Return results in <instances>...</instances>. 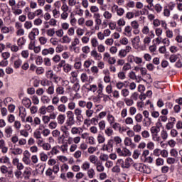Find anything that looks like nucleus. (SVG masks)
<instances>
[{
  "instance_id": "obj_16",
  "label": "nucleus",
  "mask_w": 182,
  "mask_h": 182,
  "mask_svg": "<svg viewBox=\"0 0 182 182\" xmlns=\"http://www.w3.org/2000/svg\"><path fill=\"white\" fill-rule=\"evenodd\" d=\"M112 149H113V140L112 139L109 140L107 144H105L102 147L103 151H110Z\"/></svg>"
},
{
  "instance_id": "obj_58",
  "label": "nucleus",
  "mask_w": 182,
  "mask_h": 182,
  "mask_svg": "<svg viewBox=\"0 0 182 182\" xmlns=\"http://www.w3.org/2000/svg\"><path fill=\"white\" fill-rule=\"evenodd\" d=\"M97 140L99 143V144H102L106 141V138L105 136L102 135L101 134H99L97 136Z\"/></svg>"
},
{
  "instance_id": "obj_6",
  "label": "nucleus",
  "mask_w": 182,
  "mask_h": 182,
  "mask_svg": "<svg viewBox=\"0 0 182 182\" xmlns=\"http://www.w3.org/2000/svg\"><path fill=\"white\" fill-rule=\"evenodd\" d=\"M16 36H23L25 35V29L22 27V24L19 22L15 23Z\"/></svg>"
},
{
  "instance_id": "obj_17",
  "label": "nucleus",
  "mask_w": 182,
  "mask_h": 182,
  "mask_svg": "<svg viewBox=\"0 0 182 182\" xmlns=\"http://www.w3.org/2000/svg\"><path fill=\"white\" fill-rule=\"evenodd\" d=\"M124 145L130 147V149H136V144L133 142L131 138L126 137L124 140Z\"/></svg>"
},
{
  "instance_id": "obj_22",
  "label": "nucleus",
  "mask_w": 182,
  "mask_h": 182,
  "mask_svg": "<svg viewBox=\"0 0 182 182\" xmlns=\"http://www.w3.org/2000/svg\"><path fill=\"white\" fill-rule=\"evenodd\" d=\"M107 122L109 123V126H111V124H113V123L116 122V118L114 117V116H113V114H112L110 111L107 112Z\"/></svg>"
},
{
  "instance_id": "obj_49",
  "label": "nucleus",
  "mask_w": 182,
  "mask_h": 182,
  "mask_svg": "<svg viewBox=\"0 0 182 182\" xmlns=\"http://www.w3.org/2000/svg\"><path fill=\"white\" fill-rule=\"evenodd\" d=\"M55 76V73H53V70H49L46 72V77L47 79H49L50 80L53 79V77Z\"/></svg>"
},
{
  "instance_id": "obj_42",
  "label": "nucleus",
  "mask_w": 182,
  "mask_h": 182,
  "mask_svg": "<svg viewBox=\"0 0 182 182\" xmlns=\"http://www.w3.org/2000/svg\"><path fill=\"white\" fill-rule=\"evenodd\" d=\"M76 123V121H75V117H68L66 120L65 124L68 126H70V127H72Z\"/></svg>"
},
{
  "instance_id": "obj_64",
  "label": "nucleus",
  "mask_w": 182,
  "mask_h": 182,
  "mask_svg": "<svg viewBox=\"0 0 182 182\" xmlns=\"http://www.w3.org/2000/svg\"><path fill=\"white\" fill-rule=\"evenodd\" d=\"M58 149L60 150V151H62V153H68V144L58 146Z\"/></svg>"
},
{
  "instance_id": "obj_46",
  "label": "nucleus",
  "mask_w": 182,
  "mask_h": 182,
  "mask_svg": "<svg viewBox=\"0 0 182 182\" xmlns=\"http://www.w3.org/2000/svg\"><path fill=\"white\" fill-rule=\"evenodd\" d=\"M154 9L156 14H160L163 11V6L160 3L156 4L154 6Z\"/></svg>"
},
{
  "instance_id": "obj_57",
  "label": "nucleus",
  "mask_w": 182,
  "mask_h": 182,
  "mask_svg": "<svg viewBox=\"0 0 182 182\" xmlns=\"http://www.w3.org/2000/svg\"><path fill=\"white\" fill-rule=\"evenodd\" d=\"M161 139H162V140H167V139H168V132H167L166 129H163L161 132Z\"/></svg>"
},
{
  "instance_id": "obj_14",
  "label": "nucleus",
  "mask_w": 182,
  "mask_h": 182,
  "mask_svg": "<svg viewBox=\"0 0 182 182\" xmlns=\"http://www.w3.org/2000/svg\"><path fill=\"white\" fill-rule=\"evenodd\" d=\"M90 56L95 60H100L102 59V54L96 50V48H94L91 52H90Z\"/></svg>"
},
{
  "instance_id": "obj_29",
  "label": "nucleus",
  "mask_w": 182,
  "mask_h": 182,
  "mask_svg": "<svg viewBox=\"0 0 182 182\" xmlns=\"http://www.w3.org/2000/svg\"><path fill=\"white\" fill-rule=\"evenodd\" d=\"M71 134L76 135V134H80L82 132H83V129L82 127H73L71 128Z\"/></svg>"
},
{
  "instance_id": "obj_47",
  "label": "nucleus",
  "mask_w": 182,
  "mask_h": 182,
  "mask_svg": "<svg viewBox=\"0 0 182 182\" xmlns=\"http://www.w3.org/2000/svg\"><path fill=\"white\" fill-rule=\"evenodd\" d=\"M57 110L60 112V113H66V106L65 104H60L57 107Z\"/></svg>"
},
{
  "instance_id": "obj_24",
  "label": "nucleus",
  "mask_w": 182,
  "mask_h": 182,
  "mask_svg": "<svg viewBox=\"0 0 182 182\" xmlns=\"http://www.w3.org/2000/svg\"><path fill=\"white\" fill-rule=\"evenodd\" d=\"M117 25L119 27L118 28V32H122V27L126 26V20L124 18H119L117 21Z\"/></svg>"
},
{
  "instance_id": "obj_41",
  "label": "nucleus",
  "mask_w": 182,
  "mask_h": 182,
  "mask_svg": "<svg viewBox=\"0 0 182 182\" xmlns=\"http://www.w3.org/2000/svg\"><path fill=\"white\" fill-rule=\"evenodd\" d=\"M165 35L166 38L169 39H173L174 38V33L170 28L166 29Z\"/></svg>"
},
{
  "instance_id": "obj_54",
  "label": "nucleus",
  "mask_w": 182,
  "mask_h": 182,
  "mask_svg": "<svg viewBox=\"0 0 182 182\" xmlns=\"http://www.w3.org/2000/svg\"><path fill=\"white\" fill-rule=\"evenodd\" d=\"M132 130L135 132V133H140V132H141V125L139 123H136L133 126Z\"/></svg>"
},
{
  "instance_id": "obj_11",
  "label": "nucleus",
  "mask_w": 182,
  "mask_h": 182,
  "mask_svg": "<svg viewBox=\"0 0 182 182\" xmlns=\"http://www.w3.org/2000/svg\"><path fill=\"white\" fill-rule=\"evenodd\" d=\"M143 45L141 46V50H146L147 49V46H150V43H151V38L149 36H145L143 39Z\"/></svg>"
},
{
  "instance_id": "obj_53",
  "label": "nucleus",
  "mask_w": 182,
  "mask_h": 182,
  "mask_svg": "<svg viewBox=\"0 0 182 182\" xmlns=\"http://www.w3.org/2000/svg\"><path fill=\"white\" fill-rule=\"evenodd\" d=\"M80 80L82 83H86L87 82H89V76H87L86 73H83L80 75Z\"/></svg>"
},
{
  "instance_id": "obj_60",
  "label": "nucleus",
  "mask_w": 182,
  "mask_h": 182,
  "mask_svg": "<svg viewBox=\"0 0 182 182\" xmlns=\"http://www.w3.org/2000/svg\"><path fill=\"white\" fill-rule=\"evenodd\" d=\"M55 92H56L57 95H65V88L60 85L56 87Z\"/></svg>"
},
{
  "instance_id": "obj_8",
  "label": "nucleus",
  "mask_w": 182,
  "mask_h": 182,
  "mask_svg": "<svg viewBox=\"0 0 182 182\" xmlns=\"http://www.w3.org/2000/svg\"><path fill=\"white\" fill-rule=\"evenodd\" d=\"M133 167L137 171H140V173H149L146 168H147V166H146L144 164L141 163H136L134 164Z\"/></svg>"
},
{
  "instance_id": "obj_5",
  "label": "nucleus",
  "mask_w": 182,
  "mask_h": 182,
  "mask_svg": "<svg viewBox=\"0 0 182 182\" xmlns=\"http://www.w3.org/2000/svg\"><path fill=\"white\" fill-rule=\"evenodd\" d=\"M132 48L130 46H127L124 48H122L119 50L118 52V56L121 59H123L124 58H126L127 56L128 53H130L132 52Z\"/></svg>"
},
{
  "instance_id": "obj_21",
  "label": "nucleus",
  "mask_w": 182,
  "mask_h": 182,
  "mask_svg": "<svg viewBox=\"0 0 182 182\" xmlns=\"http://www.w3.org/2000/svg\"><path fill=\"white\" fill-rule=\"evenodd\" d=\"M133 31V28L131 26H126L124 28V33L123 34L125 35V36H127L128 38H131L132 35L133 33H132Z\"/></svg>"
},
{
  "instance_id": "obj_36",
  "label": "nucleus",
  "mask_w": 182,
  "mask_h": 182,
  "mask_svg": "<svg viewBox=\"0 0 182 182\" xmlns=\"http://www.w3.org/2000/svg\"><path fill=\"white\" fill-rule=\"evenodd\" d=\"M90 11L91 14H93V15H100V13H99V7L96 5H92L90 7Z\"/></svg>"
},
{
  "instance_id": "obj_52",
  "label": "nucleus",
  "mask_w": 182,
  "mask_h": 182,
  "mask_svg": "<svg viewBox=\"0 0 182 182\" xmlns=\"http://www.w3.org/2000/svg\"><path fill=\"white\" fill-rule=\"evenodd\" d=\"M125 105L129 107L134 105V101L132 98H125L124 99Z\"/></svg>"
},
{
  "instance_id": "obj_43",
  "label": "nucleus",
  "mask_w": 182,
  "mask_h": 182,
  "mask_svg": "<svg viewBox=\"0 0 182 182\" xmlns=\"http://www.w3.org/2000/svg\"><path fill=\"white\" fill-rule=\"evenodd\" d=\"M81 168L83 171H87L90 168V163L89 161L83 162L81 166Z\"/></svg>"
},
{
  "instance_id": "obj_23",
  "label": "nucleus",
  "mask_w": 182,
  "mask_h": 182,
  "mask_svg": "<svg viewBox=\"0 0 182 182\" xmlns=\"http://www.w3.org/2000/svg\"><path fill=\"white\" fill-rule=\"evenodd\" d=\"M43 56H48V55H53L55 53V48L50 47L49 48H44L41 52Z\"/></svg>"
},
{
  "instance_id": "obj_9",
  "label": "nucleus",
  "mask_w": 182,
  "mask_h": 182,
  "mask_svg": "<svg viewBox=\"0 0 182 182\" xmlns=\"http://www.w3.org/2000/svg\"><path fill=\"white\" fill-rule=\"evenodd\" d=\"M113 9L116 11L117 16L122 17L123 15H124V13L126 12L124 11V9L122 7H119L117 4H114L112 7V12H113Z\"/></svg>"
},
{
  "instance_id": "obj_3",
  "label": "nucleus",
  "mask_w": 182,
  "mask_h": 182,
  "mask_svg": "<svg viewBox=\"0 0 182 182\" xmlns=\"http://www.w3.org/2000/svg\"><path fill=\"white\" fill-rule=\"evenodd\" d=\"M116 153L119 156V157H129L132 156V151L124 146L116 148Z\"/></svg>"
},
{
  "instance_id": "obj_19",
  "label": "nucleus",
  "mask_w": 182,
  "mask_h": 182,
  "mask_svg": "<svg viewBox=\"0 0 182 182\" xmlns=\"http://www.w3.org/2000/svg\"><path fill=\"white\" fill-rule=\"evenodd\" d=\"M10 150L14 156H21L23 153V150L19 147L11 148Z\"/></svg>"
},
{
  "instance_id": "obj_39",
  "label": "nucleus",
  "mask_w": 182,
  "mask_h": 182,
  "mask_svg": "<svg viewBox=\"0 0 182 182\" xmlns=\"http://www.w3.org/2000/svg\"><path fill=\"white\" fill-rule=\"evenodd\" d=\"M41 101L42 103H43V105H48V103H50V97L46 95H44L41 96Z\"/></svg>"
},
{
  "instance_id": "obj_63",
  "label": "nucleus",
  "mask_w": 182,
  "mask_h": 182,
  "mask_svg": "<svg viewBox=\"0 0 182 182\" xmlns=\"http://www.w3.org/2000/svg\"><path fill=\"white\" fill-rule=\"evenodd\" d=\"M99 46V41H97V38H91V46L92 48H97V46Z\"/></svg>"
},
{
  "instance_id": "obj_13",
  "label": "nucleus",
  "mask_w": 182,
  "mask_h": 182,
  "mask_svg": "<svg viewBox=\"0 0 182 182\" xmlns=\"http://www.w3.org/2000/svg\"><path fill=\"white\" fill-rule=\"evenodd\" d=\"M36 33L39 35V28H33L32 31L29 33L28 38L31 41H35V39H36Z\"/></svg>"
},
{
  "instance_id": "obj_12",
  "label": "nucleus",
  "mask_w": 182,
  "mask_h": 182,
  "mask_svg": "<svg viewBox=\"0 0 182 182\" xmlns=\"http://www.w3.org/2000/svg\"><path fill=\"white\" fill-rule=\"evenodd\" d=\"M12 164L16 166L17 170H23L25 168V166H23V164L22 162L19 161V159L18 158H14L12 160Z\"/></svg>"
},
{
  "instance_id": "obj_20",
  "label": "nucleus",
  "mask_w": 182,
  "mask_h": 182,
  "mask_svg": "<svg viewBox=\"0 0 182 182\" xmlns=\"http://www.w3.org/2000/svg\"><path fill=\"white\" fill-rule=\"evenodd\" d=\"M79 76V70H73L70 73V83H75L77 80V77Z\"/></svg>"
},
{
  "instance_id": "obj_25",
  "label": "nucleus",
  "mask_w": 182,
  "mask_h": 182,
  "mask_svg": "<svg viewBox=\"0 0 182 182\" xmlns=\"http://www.w3.org/2000/svg\"><path fill=\"white\" fill-rule=\"evenodd\" d=\"M95 168L97 173H103L105 171V166H103V163L100 161H98L95 164Z\"/></svg>"
},
{
  "instance_id": "obj_1",
  "label": "nucleus",
  "mask_w": 182,
  "mask_h": 182,
  "mask_svg": "<svg viewBox=\"0 0 182 182\" xmlns=\"http://www.w3.org/2000/svg\"><path fill=\"white\" fill-rule=\"evenodd\" d=\"M95 26L93 28H91V33H95L96 31H100V27L106 28L107 26V22L106 20L103 21L102 19V14H93Z\"/></svg>"
},
{
  "instance_id": "obj_35",
  "label": "nucleus",
  "mask_w": 182,
  "mask_h": 182,
  "mask_svg": "<svg viewBox=\"0 0 182 182\" xmlns=\"http://www.w3.org/2000/svg\"><path fill=\"white\" fill-rule=\"evenodd\" d=\"M46 33L47 36H48V38H53L55 34V28H48L46 31Z\"/></svg>"
},
{
  "instance_id": "obj_2",
  "label": "nucleus",
  "mask_w": 182,
  "mask_h": 182,
  "mask_svg": "<svg viewBox=\"0 0 182 182\" xmlns=\"http://www.w3.org/2000/svg\"><path fill=\"white\" fill-rule=\"evenodd\" d=\"M117 164L122 168H130V166L133 164V159L132 158H127L125 160L119 159L117 161Z\"/></svg>"
},
{
  "instance_id": "obj_45",
  "label": "nucleus",
  "mask_w": 182,
  "mask_h": 182,
  "mask_svg": "<svg viewBox=\"0 0 182 182\" xmlns=\"http://www.w3.org/2000/svg\"><path fill=\"white\" fill-rule=\"evenodd\" d=\"M0 163H2L3 164H11V159H9V157L4 156L0 158Z\"/></svg>"
},
{
  "instance_id": "obj_55",
  "label": "nucleus",
  "mask_w": 182,
  "mask_h": 182,
  "mask_svg": "<svg viewBox=\"0 0 182 182\" xmlns=\"http://www.w3.org/2000/svg\"><path fill=\"white\" fill-rule=\"evenodd\" d=\"M41 123H42L41 118H39L38 117H34L33 121V127H36V126H41Z\"/></svg>"
},
{
  "instance_id": "obj_56",
  "label": "nucleus",
  "mask_w": 182,
  "mask_h": 182,
  "mask_svg": "<svg viewBox=\"0 0 182 182\" xmlns=\"http://www.w3.org/2000/svg\"><path fill=\"white\" fill-rule=\"evenodd\" d=\"M134 119L136 123H141L143 122V114L138 113L134 116Z\"/></svg>"
},
{
  "instance_id": "obj_37",
  "label": "nucleus",
  "mask_w": 182,
  "mask_h": 182,
  "mask_svg": "<svg viewBox=\"0 0 182 182\" xmlns=\"http://www.w3.org/2000/svg\"><path fill=\"white\" fill-rule=\"evenodd\" d=\"M152 139L154 140V141L160 143L161 147H163V141H161V136H159V134H155L152 135Z\"/></svg>"
},
{
  "instance_id": "obj_51",
  "label": "nucleus",
  "mask_w": 182,
  "mask_h": 182,
  "mask_svg": "<svg viewBox=\"0 0 182 182\" xmlns=\"http://www.w3.org/2000/svg\"><path fill=\"white\" fill-rule=\"evenodd\" d=\"M124 123L127 124V126H133L134 119H133L131 117H128L124 119Z\"/></svg>"
},
{
  "instance_id": "obj_38",
  "label": "nucleus",
  "mask_w": 182,
  "mask_h": 182,
  "mask_svg": "<svg viewBox=\"0 0 182 182\" xmlns=\"http://www.w3.org/2000/svg\"><path fill=\"white\" fill-rule=\"evenodd\" d=\"M46 92L47 95H49V96H52L55 95V85H52L49 86L46 90Z\"/></svg>"
},
{
  "instance_id": "obj_33",
  "label": "nucleus",
  "mask_w": 182,
  "mask_h": 182,
  "mask_svg": "<svg viewBox=\"0 0 182 182\" xmlns=\"http://www.w3.org/2000/svg\"><path fill=\"white\" fill-rule=\"evenodd\" d=\"M102 16L105 18V21H111V19L113 18V14L109 11H105Z\"/></svg>"
},
{
  "instance_id": "obj_32",
  "label": "nucleus",
  "mask_w": 182,
  "mask_h": 182,
  "mask_svg": "<svg viewBox=\"0 0 182 182\" xmlns=\"http://www.w3.org/2000/svg\"><path fill=\"white\" fill-rule=\"evenodd\" d=\"M22 104L23 105V106H25V107H26L27 109H29V107L32 106V101H31V99L28 97H24L22 100Z\"/></svg>"
},
{
  "instance_id": "obj_7",
  "label": "nucleus",
  "mask_w": 182,
  "mask_h": 182,
  "mask_svg": "<svg viewBox=\"0 0 182 182\" xmlns=\"http://www.w3.org/2000/svg\"><path fill=\"white\" fill-rule=\"evenodd\" d=\"M22 161L24 163V164H26L27 166H29L31 164V152L28 150H25L23 152V158Z\"/></svg>"
},
{
  "instance_id": "obj_40",
  "label": "nucleus",
  "mask_w": 182,
  "mask_h": 182,
  "mask_svg": "<svg viewBox=\"0 0 182 182\" xmlns=\"http://www.w3.org/2000/svg\"><path fill=\"white\" fill-rule=\"evenodd\" d=\"M87 175L88 178H93L95 176H96V172L95 171V169H93V168H90L87 171Z\"/></svg>"
},
{
  "instance_id": "obj_18",
  "label": "nucleus",
  "mask_w": 182,
  "mask_h": 182,
  "mask_svg": "<svg viewBox=\"0 0 182 182\" xmlns=\"http://www.w3.org/2000/svg\"><path fill=\"white\" fill-rule=\"evenodd\" d=\"M60 130L62 132V133H63V134H65V136H69V134H70V126L66 124L62 125L60 128Z\"/></svg>"
},
{
  "instance_id": "obj_44",
  "label": "nucleus",
  "mask_w": 182,
  "mask_h": 182,
  "mask_svg": "<svg viewBox=\"0 0 182 182\" xmlns=\"http://www.w3.org/2000/svg\"><path fill=\"white\" fill-rule=\"evenodd\" d=\"M22 66V59L18 58L14 62V69H19Z\"/></svg>"
},
{
  "instance_id": "obj_59",
  "label": "nucleus",
  "mask_w": 182,
  "mask_h": 182,
  "mask_svg": "<svg viewBox=\"0 0 182 182\" xmlns=\"http://www.w3.org/2000/svg\"><path fill=\"white\" fill-rule=\"evenodd\" d=\"M99 159H97V156H96L95 155H91L89 157V161H90V163H92V164H97V161Z\"/></svg>"
},
{
  "instance_id": "obj_34",
  "label": "nucleus",
  "mask_w": 182,
  "mask_h": 182,
  "mask_svg": "<svg viewBox=\"0 0 182 182\" xmlns=\"http://www.w3.org/2000/svg\"><path fill=\"white\" fill-rule=\"evenodd\" d=\"M105 134L107 136V137H112L113 134H114V131H113V128L112 127H108L105 128Z\"/></svg>"
},
{
  "instance_id": "obj_31",
  "label": "nucleus",
  "mask_w": 182,
  "mask_h": 182,
  "mask_svg": "<svg viewBox=\"0 0 182 182\" xmlns=\"http://www.w3.org/2000/svg\"><path fill=\"white\" fill-rule=\"evenodd\" d=\"M65 120H66V115L63 114H60L57 117V124H63L65 123Z\"/></svg>"
},
{
  "instance_id": "obj_61",
  "label": "nucleus",
  "mask_w": 182,
  "mask_h": 182,
  "mask_svg": "<svg viewBox=\"0 0 182 182\" xmlns=\"http://www.w3.org/2000/svg\"><path fill=\"white\" fill-rule=\"evenodd\" d=\"M31 174H32L31 168H26L23 172L25 178H29V177H31Z\"/></svg>"
},
{
  "instance_id": "obj_50",
  "label": "nucleus",
  "mask_w": 182,
  "mask_h": 182,
  "mask_svg": "<svg viewBox=\"0 0 182 182\" xmlns=\"http://www.w3.org/2000/svg\"><path fill=\"white\" fill-rule=\"evenodd\" d=\"M38 42L40 45H42L43 46H45L46 43H48V38L45 36H41L38 38Z\"/></svg>"
},
{
  "instance_id": "obj_48",
  "label": "nucleus",
  "mask_w": 182,
  "mask_h": 182,
  "mask_svg": "<svg viewBox=\"0 0 182 182\" xmlns=\"http://www.w3.org/2000/svg\"><path fill=\"white\" fill-rule=\"evenodd\" d=\"M59 102H60V98L59 97V96L58 95H54L51 99L52 105H54L55 106H57V105L59 103Z\"/></svg>"
},
{
  "instance_id": "obj_62",
  "label": "nucleus",
  "mask_w": 182,
  "mask_h": 182,
  "mask_svg": "<svg viewBox=\"0 0 182 182\" xmlns=\"http://www.w3.org/2000/svg\"><path fill=\"white\" fill-rule=\"evenodd\" d=\"M130 26L132 29H139V28H140V24H139L138 21L134 20L131 22Z\"/></svg>"
},
{
  "instance_id": "obj_15",
  "label": "nucleus",
  "mask_w": 182,
  "mask_h": 182,
  "mask_svg": "<svg viewBox=\"0 0 182 182\" xmlns=\"http://www.w3.org/2000/svg\"><path fill=\"white\" fill-rule=\"evenodd\" d=\"M74 114L76 116L77 122H81L83 120V115L82 114V109L80 108H76L74 110Z\"/></svg>"
},
{
  "instance_id": "obj_28",
  "label": "nucleus",
  "mask_w": 182,
  "mask_h": 182,
  "mask_svg": "<svg viewBox=\"0 0 182 182\" xmlns=\"http://www.w3.org/2000/svg\"><path fill=\"white\" fill-rule=\"evenodd\" d=\"M85 87L88 92H92L93 93L97 90V85H96L85 84Z\"/></svg>"
},
{
  "instance_id": "obj_10",
  "label": "nucleus",
  "mask_w": 182,
  "mask_h": 182,
  "mask_svg": "<svg viewBox=\"0 0 182 182\" xmlns=\"http://www.w3.org/2000/svg\"><path fill=\"white\" fill-rule=\"evenodd\" d=\"M78 106L82 109L85 107L87 109H92L93 107V102L90 101L86 102V101L80 100L78 102Z\"/></svg>"
},
{
  "instance_id": "obj_27",
  "label": "nucleus",
  "mask_w": 182,
  "mask_h": 182,
  "mask_svg": "<svg viewBox=\"0 0 182 182\" xmlns=\"http://www.w3.org/2000/svg\"><path fill=\"white\" fill-rule=\"evenodd\" d=\"M19 116L21 119V122H25V117H26V109L23 107L19 108Z\"/></svg>"
},
{
  "instance_id": "obj_4",
  "label": "nucleus",
  "mask_w": 182,
  "mask_h": 182,
  "mask_svg": "<svg viewBox=\"0 0 182 182\" xmlns=\"http://www.w3.org/2000/svg\"><path fill=\"white\" fill-rule=\"evenodd\" d=\"M131 43L135 50H141V39L140 38V36H136L131 38Z\"/></svg>"
},
{
  "instance_id": "obj_26",
  "label": "nucleus",
  "mask_w": 182,
  "mask_h": 182,
  "mask_svg": "<svg viewBox=\"0 0 182 182\" xmlns=\"http://www.w3.org/2000/svg\"><path fill=\"white\" fill-rule=\"evenodd\" d=\"M60 42L65 45H69L72 42V38L69 36L65 35L60 39Z\"/></svg>"
},
{
  "instance_id": "obj_30",
  "label": "nucleus",
  "mask_w": 182,
  "mask_h": 182,
  "mask_svg": "<svg viewBox=\"0 0 182 182\" xmlns=\"http://www.w3.org/2000/svg\"><path fill=\"white\" fill-rule=\"evenodd\" d=\"M4 133L6 134V137H11L14 133V129H12V127L11 126H7L4 129Z\"/></svg>"
}]
</instances>
